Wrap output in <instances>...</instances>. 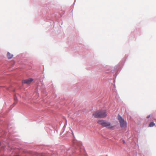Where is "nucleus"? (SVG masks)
Returning <instances> with one entry per match:
<instances>
[{"instance_id":"nucleus-10","label":"nucleus","mask_w":156,"mask_h":156,"mask_svg":"<svg viewBox=\"0 0 156 156\" xmlns=\"http://www.w3.org/2000/svg\"><path fill=\"white\" fill-rule=\"evenodd\" d=\"M16 98H15L14 99H16Z\"/></svg>"},{"instance_id":"nucleus-5","label":"nucleus","mask_w":156,"mask_h":156,"mask_svg":"<svg viewBox=\"0 0 156 156\" xmlns=\"http://www.w3.org/2000/svg\"><path fill=\"white\" fill-rule=\"evenodd\" d=\"M105 121L104 120L100 119L98 122L97 123L101 125L102 126H103Z\"/></svg>"},{"instance_id":"nucleus-9","label":"nucleus","mask_w":156,"mask_h":156,"mask_svg":"<svg viewBox=\"0 0 156 156\" xmlns=\"http://www.w3.org/2000/svg\"><path fill=\"white\" fill-rule=\"evenodd\" d=\"M123 143H125V142H124V140H123Z\"/></svg>"},{"instance_id":"nucleus-4","label":"nucleus","mask_w":156,"mask_h":156,"mask_svg":"<svg viewBox=\"0 0 156 156\" xmlns=\"http://www.w3.org/2000/svg\"><path fill=\"white\" fill-rule=\"evenodd\" d=\"M33 79H32L30 78L29 79L24 80L23 81V83L29 84L33 81Z\"/></svg>"},{"instance_id":"nucleus-6","label":"nucleus","mask_w":156,"mask_h":156,"mask_svg":"<svg viewBox=\"0 0 156 156\" xmlns=\"http://www.w3.org/2000/svg\"><path fill=\"white\" fill-rule=\"evenodd\" d=\"M13 56L12 54H10L9 52H8L7 54V56L8 59L11 58Z\"/></svg>"},{"instance_id":"nucleus-1","label":"nucleus","mask_w":156,"mask_h":156,"mask_svg":"<svg viewBox=\"0 0 156 156\" xmlns=\"http://www.w3.org/2000/svg\"><path fill=\"white\" fill-rule=\"evenodd\" d=\"M93 115L96 118H105L107 116V111L105 109L98 110L93 114Z\"/></svg>"},{"instance_id":"nucleus-8","label":"nucleus","mask_w":156,"mask_h":156,"mask_svg":"<svg viewBox=\"0 0 156 156\" xmlns=\"http://www.w3.org/2000/svg\"><path fill=\"white\" fill-rule=\"evenodd\" d=\"M149 116H147V118H149Z\"/></svg>"},{"instance_id":"nucleus-7","label":"nucleus","mask_w":156,"mask_h":156,"mask_svg":"<svg viewBox=\"0 0 156 156\" xmlns=\"http://www.w3.org/2000/svg\"><path fill=\"white\" fill-rule=\"evenodd\" d=\"M154 126H155L154 123L153 122H151L150 123V124L149 125V126L150 127H152Z\"/></svg>"},{"instance_id":"nucleus-2","label":"nucleus","mask_w":156,"mask_h":156,"mask_svg":"<svg viewBox=\"0 0 156 156\" xmlns=\"http://www.w3.org/2000/svg\"><path fill=\"white\" fill-rule=\"evenodd\" d=\"M118 119L120 124V127L121 128L126 127L127 126V123L122 117L119 115L118 116Z\"/></svg>"},{"instance_id":"nucleus-3","label":"nucleus","mask_w":156,"mask_h":156,"mask_svg":"<svg viewBox=\"0 0 156 156\" xmlns=\"http://www.w3.org/2000/svg\"><path fill=\"white\" fill-rule=\"evenodd\" d=\"M103 127L112 129L113 128L114 126H112L110 122L105 121Z\"/></svg>"}]
</instances>
